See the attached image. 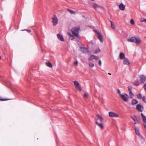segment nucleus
Instances as JSON below:
<instances>
[{"mask_svg": "<svg viewBox=\"0 0 146 146\" xmlns=\"http://www.w3.org/2000/svg\"><path fill=\"white\" fill-rule=\"evenodd\" d=\"M80 29L79 27H75L72 28L71 30V31L72 34L78 38H80V36L78 33Z\"/></svg>", "mask_w": 146, "mask_h": 146, "instance_id": "nucleus-1", "label": "nucleus"}, {"mask_svg": "<svg viewBox=\"0 0 146 146\" xmlns=\"http://www.w3.org/2000/svg\"><path fill=\"white\" fill-rule=\"evenodd\" d=\"M120 97L124 102H127L128 100L129 96L125 93H123Z\"/></svg>", "mask_w": 146, "mask_h": 146, "instance_id": "nucleus-2", "label": "nucleus"}, {"mask_svg": "<svg viewBox=\"0 0 146 146\" xmlns=\"http://www.w3.org/2000/svg\"><path fill=\"white\" fill-rule=\"evenodd\" d=\"M133 121H134V124H136L139 123L140 121V118L138 116H131V117Z\"/></svg>", "mask_w": 146, "mask_h": 146, "instance_id": "nucleus-3", "label": "nucleus"}, {"mask_svg": "<svg viewBox=\"0 0 146 146\" xmlns=\"http://www.w3.org/2000/svg\"><path fill=\"white\" fill-rule=\"evenodd\" d=\"M52 19L53 25L54 26L56 25L58 23V19L56 15H54V17L52 18Z\"/></svg>", "mask_w": 146, "mask_h": 146, "instance_id": "nucleus-4", "label": "nucleus"}, {"mask_svg": "<svg viewBox=\"0 0 146 146\" xmlns=\"http://www.w3.org/2000/svg\"><path fill=\"white\" fill-rule=\"evenodd\" d=\"M74 83L76 88L79 90L81 91L82 89L81 88V86L78 81H74Z\"/></svg>", "mask_w": 146, "mask_h": 146, "instance_id": "nucleus-5", "label": "nucleus"}, {"mask_svg": "<svg viewBox=\"0 0 146 146\" xmlns=\"http://www.w3.org/2000/svg\"><path fill=\"white\" fill-rule=\"evenodd\" d=\"M109 115L110 117H119V115L118 114L112 112H109Z\"/></svg>", "mask_w": 146, "mask_h": 146, "instance_id": "nucleus-6", "label": "nucleus"}, {"mask_svg": "<svg viewBox=\"0 0 146 146\" xmlns=\"http://www.w3.org/2000/svg\"><path fill=\"white\" fill-rule=\"evenodd\" d=\"M132 87L131 86H129L128 87V91L129 92V94L130 96V97L131 98H132L133 96V93H132L131 90L132 89Z\"/></svg>", "mask_w": 146, "mask_h": 146, "instance_id": "nucleus-7", "label": "nucleus"}, {"mask_svg": "<svg viewBox=\"0 0 146 146\" xmlns=\"http://www.w3.org/2000/svg\"><path fill=\"white\" fill-rule=\"evenodd\" d=\"M136 109L138 111L141 112L143 111V107L140 104H139L137 105Z\"/></svg>", "mask_w": 146, "mask_h": 146, "instance_id": "nucleus-8", "label": "nucleus"}, {"mask_svg": "<svg viewBox=\"0 0 146 146\" xmlns=\"http://www.w3.org/2000/svg\"><path fill=\"white\" fill-rule=\"evenodd\" d=\"M81 51L83 53H89V51L88 50L87 48H84L83 47H80V48Z\"/></svg>", "mask_w": 146, "mask_h": 146, "instance_id": "nucleus-9", "label": "nucleus"}, {"mask_svg": "<svg viewBox=\"0 0 146 146\" xmlns=\"http://www.w3.org/2000/svg\"><path fill=\"white\" fill-rule=\"evenodd\" d=\"M140 80L142 83H143L145 81V79L146 78L145 76L143 75H142L139 76Z\"/></svg>", "mask_w": 146, "mask_h": 146, "instance_id": "nucleus-10", "label": "nucleus"}, {"mask_svg": "<svg viewBox=\"0 0 146 146\" xmlns=\"http://www.w3.org/2000/svg\"><path fill=\"white\" fill-rule=\"evenodd\" d=\"M57 37L58 39L62 41H64V40L63 38V37L62 35L60 34H58L57 35Z\"/></svg>", "mask_w": 146, "mask_h": 146, "instance_id": "nucleus-11", "label": "nucleus"}, {"mask_svg": "<svg viewBox=\"0 0 146 146\" xmlns=\"http://www.w3.org/2000/svg\"><path fill=\"white\" fill-rule=\"evenodd\" d=\"M135 42L137 44H139L141 42V40L139 37H135Z\"/></svg>", "mask_w": 146, "mask_h": 146, "instance_id": "nucleus-12", "label": "nucleus"}, {"mask_svg": "<svg viewBox=\"0 0 146 146\" xmlns=\"http://www.w3.org/2000/svg\"><path fill=\"white\" fill-rule=\"evenodd\" d=\"M96 124L102 130L104 128L103 124L101 123H99L98 122L96 121Z\"/></svg>", "mask_w": 146, "mask_h": 146, "instance_id": "nucleus-13", "label": "nucleus"}, {"mask_svg": "<svg viewBox=\"0 0 146 146\" xmlns=\"http://www.w3.org/2000/svg\"><path fill=\"white\" fill-rule=\"evenodd\" d=\"M135 130L136 134L138 135V136H141V134L139 133V129H138V128L137 127H135Z\"/></svg>", "mask_w": 146, "mask_h": 146, "instance_id": "nucleus-14", "label": "nucleus"}, {"mask_svg": "<svg viewBox=\"0 0 146 146\" xmlns=\"http://www.w3.org/2000/svg\"><path fill=\"white\" fill-rule=\"evenodd\" d=\"M125 55L124 53L122 52H120L119 53V57L121 59H124L125 58Z\"/></svg>", "mask_w": 146, "mask_h": 146, "instance_id": "nucleus-15", "label": "nucleus"}, {"mask_svg": "<svg viewBox=\"0 0 146 146\" xmlns=\"http://www.w3.org/2000/svg\"><path fill=\"white\" fill-rule=\"evenodd\" d=\"M98 35V39L100 40L101 42H103V39L101 34V33L99 34Z\"/></svg>", "mask_w": 146, "mask_h": 146, "instance_id": "nucleus-16", "label": "nucleus"}, {"mask_svg": "<svg viewBox=\"0 0 146 146\" xmlns=\"http://www.w3.org/2000/svg\"><path fill=\"white\" fill-rule=\"evenodd\" d=\"M119 9L121 10H124L125 9V6L123 4H121L119 5Z\"/></svg>", "mask_w": 146, "mask_h": 146, "instance_id": "nucleus-17", "label": "nucleus"}, {"mask_svg": "<svg viewBox=\"0 0 146 146\" xmlns=\"http://www.w3.org/2000/svg\"><path fill=\"white\" fill-rule=\"evenodd\" d=\"M123 63L125 64L128 65L129 64V62L128 59L127 58H125L124 59Z\"/></svg>", "mask_w": 146, "mask_h": 146, "instance_id": "nucleus-18", "label": "nucleus"}, {"mask_svg": "<svg viewBox=\"0 0 146 146\" xmlns=\"http://www.w3.org/2000/svg\"><path fill=\"white\" fill-rule=\"evenodd\" d=\"M128 41L131 42H134L135 41V38L134 37H131L127 39Z\"/></svg>", "mask_w": 146, "mask_h": 146, "instance_id": "nucleus-19", "label": "nucleus"}, {"mask_svg": "<svg viewBox=\"0 0 146 146\" xmlns=\"http://www.w3.org/2000/svg\"><path fill=\"white\" fill-rule=\"evenodd\" d=\"M96 10L97 8H99L100 7L96 3H94L92 6Z\"/></svg>", "mask_w": 146, "mask_h": 146, "instance_id": "nucleus-20", "label": "nucleus"}, {"mask_svg": "<svg viewBox=\"0 0 146 146\" xmlns=\"http://www.w3.org/2000/svg\"><path fill=\"white\" fill-rule=\"evenodd\" d=\"M97 116L98 117L97 119H99L100 121V122L101 123H102L103 120L102 117H101L100 115H97Z\"/></svg>", "mask_w": 146, "mask_h": 146, "instance_id": "nucleus-21", "label": "nucleus"}, {"mask_svg": "<svg viewBox=\"0 0 146 146\" xmlns=\"http://www.w3.org/2000/svg\"><path fill=\"white\" fill-rule=\"evenodd\" d=\"M141 115L143 121L145 123H146V117L144 116L142 113H141Z\"/></svg>", "mask_w": 146, "mask_h": 146, "instance_id": "nucleus-22", "label": "nucleus"}, {"mask_svg": "<svg viewBox=\"0 0 146 146\" xmlns=\"http://www.w3.org/2000/svg\"><path fill=\"white\" fill-rule=\"evenodd\" d=\"M94 59V55H91L88 58L90 61H92Z\"/></svg>", "mask_w": 146, "mask_h": 146, "instance_id": "nucleus-23", "label": "nucleus"}, {"mask_svg": "<svg viewBox=\"0 0 146 146\" xmlns=\"http://www.w3.org/2000/svg\"><path fill=\"white\" fill-rule=\"evenodd\" d=\"M138 103L137 100L135 99H133L132 101L131 104L134 105Z\"/></svg>", "mask_w": 146, "mask_h": 146, "instance_id": "nucleus-24", "label": "nucleus"}, {"mask_svg": "<svg viewBox=\"0 0 146 146\" xmlns=\"http://www.w3.org/2000/svg\"><path fill=\"white\" fill-rule=\"evenodd\" d=\"M110 22H111V26L112 28L113 29H115V26L114 23L111 21H110Z\"/></svg>", "mask_w": 146, "mask_h": 146, "instance_id": "nucleus-25", "label": "nucleus"}, {"mask_svg": "<svg viewBox=\"0 0 146 146\" xmlns=\"http://www.w3.org/2000/svg\"><path fill=\"white\" fill-rule=\"evenodd\" d=\"M67 11L71 14H75V13L74 11L70 9H68Z\"/></svg>", "mask_w": 146, "mask_h": 146, "instance_id": "nucleus-26", "label": "nucleus"}, {"mask_svg": "<svg viewBox=\"0 0 146 146\" xmlns=\"http://www.w3.org/2000/svg\"><path fill=\"white\" fill-rule=\"evenodd\" d=\"M68 34L69 35L70 38L71 40H72L74 39V36L73 35L69 33H68Z\"/></svg>", "mask_w": 146, "mask_h": 146, "instance_id": "nucleus-27", "label": "nucleus"}, {"mask_svg": "<svg viewBox=\"0 0 146 146\" xmlns=\"http://www.w3.org/2000/svg\"><path fill=\"white\" fill-rule=\"evenodd\" d=\"M46 66L50 67H52V65L49 62L46 63Z\"/></svg>", "mask_w": 146, "mask_h": 146, "instance_id": "nucleus-28", "label": "nucleus"}, {"mask_svg": "<svg viewBox=\"0 0 146 146\" xmlns=\"http://www.w3.org/2000/svg\"><path fill=\"white\" fill-rule=\"evenodd\" d=\"M133 84L135 85L136 86H138L139 85V83L138 80L136 81Z\"/></svg>", "mask_w": 146, "mask_h": 146, "instance_id": "nucleus-29", "label": "nucleus"}, {"mask_svg": "<svg viewBox=\"0 0 146 146\" xmlns=\"http://www.w3.org/2000/svg\"><path fill=\"white\" fill-rule=\"evenodd\" d=\"M89 65L90 68H92L94 66V64L93 63H90L89 64Z\"/></svg>", "mask_w": 146, "mask_h": 146, "instance_id": "nucleus-30", "label": "nucleus"}, {"mask_svg": "<svg viewBox=\"0 0 146 146\" xmlns=\"http://www.w3.org/2000/svg\"><path fill=\"white\" fill-rule=\"evenodd\" d=\"M88 96V94L87 93H85L84 94L83 97L84 98H87Z\"/></svg>", "mask_w": 146, "mask_h": 146, "instance_id": "nucleus-31", "label": "nucleus"}, {"mask_svg": "<svg viewBox=\"0 0 146 146\" xmlns=\"http://www.w3.org/2000/svg\"><path fill=\"white\" fill-rule=\"evenodd\" d=\"M137 97L138 98L141 99L142 98L141 95V94H139L137 95Z\"/></svg>", "mask_w": 146, "mask_h": 146, "instance_id": "nucleus-32", "label": "nucleus"}, {"mask_svg": "<svg viewBox=\"0 0 146 146\" xmlns=\"http://www.w3.org/2000/svg\"><path fill=\"white\" fill-rule=\"evenodd\" d=\"M140 21L141 22H144V23H146V19H140Z\"/></svg>", "mask_w": 146, "mask_h": 146, "instance_id": "nucleus-33", "label": "nucleus"}, {"mask_svg": "<svg viewBox=\"0 0 146 146\" xmlns=\"http://www.w3.org/2000/svg\"><path fill=\"white\" fill-rule=\"evenodd\" d=\"M130 23L132 25H133L135 24L134 21L133 19H131L130 21Z\"/></svg>", "mask_w": 146, "mask_h": 146, "instance_id": "nucleus-34", "label": "nucleus"}, {"mask_svg": "<svg viewBox=\"0 0 146 146\" xmlns=\"http://www.w3.org/2000/svg\"><path fill=\"white\" fill-rule=\"evenodd\" d=\"M100 52V49H98L96 50L95 52V54H96L98 52Z\"/></svg>", "mask_w": 146, "mask_h": 146, "instance_id": "nucleus-35", "label": "nucleus"}, {"mask_svg": "<svg viewBox=\"0 0 146 146\" xmlns=\"http://www.w3.org/2000/svg\"><path fill=\"white\" fill-rule=\"evenodd\" d=\"M117 92L118 93V94L120 95V96H121V95H122V94H121V91H120V90L118 89H117Z\"/></svg>", "mask_w": 146, "mask_h": 146, "instance_id": "nucleus-36", "label": "nucleus"}, {"mask_svg": "<svg viewBox=\"0 0 146 146\" xmlns=\"http://www.w3.org/2000/svg\"><path fill=\"white\" fill-rule=\"evenodd\" d=\"M94 31L98 35L99 34H100L101 33H100L97 30H94Z\"/></svg>", "mask_w": 146, "mask_h": 146, "instance_id": "nucleus-37", "label": "nucleus"}, {"mask_svg": "<svg viewBox=\"0 0 146 146\" xmlns=\"http://www.w3.org/2000/svg\"><path fill=\"white\" fill-rule=\"evenodd\" d=\"M99 57L97 56H95L94 55V59H95L96 60H97L99 59Z\"/></svg>", "mask_w": 146, "mask_h": 146, "instance_id": "nucleus-38", "label": "nucleus"}, {"mask_svg": "<svg viewBox=\"0 0 146 146\" xmlns=\"http://www.w3.org/2000/svg\"><path fill=\"white\" fill-rule=\"evenodd\" d=\"M143 88H144L146 92V84H144V86H143Z\"/></svg>", "mask_w": 146, "mask_h": 146, "instance_id": "nucleus-39", "label": "nucleus"}, {"mask_svg": "<svg viewBox=\"0 0 146 146\" xmlns=\"http://www.w3.org/2000/svg\"><path fill=\"white\" fill-rule=\"evenodd\" d=\"M0 100H1V101H4V100H7L8 99H3V98H0Z\"/></svg>", "mask_w": 146, "mask_h": 146, "instance_id": "nucleus-40", "label": "nucleus"}, {"mask_svg": "<svg viewBox=\"0 0 146 146\" xmlns=\"http://www.w3.org/2000/svg\"><path fill=\"white\" fill-rule=\"evenodd\" d=\"M74 64L76 66H77L78 65V62L77 61H76L74 63Z\"/></svg>", "mask_w": 146, "mask_h": 146, "instance_id": "nucleus-41", "label": "nucleus"}, {"mask_svg": "<svg viewBox=\"0 0 146 146\" xmlns=\"http://www.w3.org/2000/svg\"><path fill=\"white\" fill-rule=\"evenodd\" d=\"M25 30L26 31L29 33L31 31V30H28V29H24V30H23V31H25Z\"/></svg>", "mask_w": 146, "mask_h": 146, "instance_id": "nucleus-42", "label": "nucleus"}, {"mask_svg": "<svg viewBox=\"0 0 146 146\" xmlns=\"http://www.w3.org/2000/svg\"><path fill=\"white\" fill-rule=\"evenodd\" d=\"M99 64L100 66H101L102 65V62L101 60H99Z\"/></svg>", "mask_w": 146, "mask_h": 146, "instance_id": "nucleus-43", "label": "nucleus"}, {"mask_svg": "<svg viewBox=\"0 0 146 146\" xmlns=\"http://www.w3.org/2000/svg\"><path fill=\"white\" fill-rule=\"evenodd\" d=\"M145 96H143L142 97V99H143V101H144L145 102H146L145 101Z\"/></svg>", "mask_w": 146, "mask_h": 146, "instance_id": "nucleus-44", "label": "nucleus"}, {"mask_svg": "<svg viewBox=\"0 0 146 146\" xmlns=\"http://www.w3.org/2000/svg\"><path fill=\"white\" fill-rule=\"evenodd\" d=\"M144 127H145V128L146 129V125H145Z\"/></svg>", "mask_w": 146, "mask_h": 146, "instance_id": "nucleus-45", "label": "nucleus"}, {"mask_svg": "<svg viewBox=\"0 0 146 146\" xmlns=\"http://www.w3.org/2000/svg\"><path fill=\"white\" fill-rule=\"evenodd\" d=\"M108 74H109V75H111V73H108Z\"/></svg>", "mask_w": 146, "mask_h": 146, "instance_id": "nucleus-46", "label": "nucleus"}, {"mask_svg": "<svg viewBox=\"0 0 146 146\" xmlns=\"http://www.w3.org/2000/svg\"><path fill=\"white\" fill-rule=\"evenodd\" d=\"M1 56H0V59H1Z\"/></svg>", "mask_w": 146, "mask_h": 146, "instance_id": "nucleus-47", "label": "nucleus"}, {"mask_svg": "<svg viewBox=\"0 0 146 146\" xmlns=\"http://www.w3.org/2000/svg\"><path fill=\"white\" fill-rule=\"evenodd\" d=\"M91 0L92 1H94V0Z\"/></svg>", "mask_w": 146, "mask_h": 146, "instance_id": "nucleus-48", "label": "nucleus"}]
</instances>
